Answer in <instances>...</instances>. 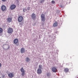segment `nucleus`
I'll return each instance as SVG.
<instances>
[{
    "mask_svg": "<svg viewBox=\"0 0 78 78\" xmlns=\"http://www.w3.org/2000/svg\"><path fill=\"white\" fill-rule=\"evenodd\" d=\"M6 0H2V2H6Z\"/></svg>",
    "mask_w": 78,
    "mask_h": 78,
    "instance_id": "obj_24",
    "label": "nucleus"
},
{
    "mask_svg": "<svg viewBox=\"0 0 78 78\" xmlns=\"http://www.w3.org/2000/svg\"><path fill=\"white\" fill-rule=\"evenodd\" d=\"M47 75L48 76H49V73H47Z\"/></svg>",
    "mask_w": 78,
    "mask_h": 78,
    "instance_id": "obj_23",
    "label": "nucleus"
},
{
    "mask_svg": "<svg viewBox=\"0 0 78 78\" xmlns=\"http://www.w3.org/2000/svg\"><path fill=\"white\" fill-rule=\"evenodd\" d=\"M7 20L8 22H9V23H10V22H12V19L11 18L9 17L7 18Z\"/></svg>",
    "mask_w": 78,
    "mask_h": 78,
    "instance_id": "obj_10",
    "label": "nucleus"
},
{
    "mask_svg": "<svg viewBox=\"0 0 78 78\" xmlns=\"http://www.w3.org/2000/svg\"><path fill=\"white\" fill-rule=\"evenodd\" d=\"M7 32L9 34H11L12 33H13V29L12 28L9 27L8 29Z\"/></svg>",
    "mask_w": 78,
    "mask_h": 78,
    "instance_id": "obj_1",
    "label": "nucleus"
},
{
    "mask_svg": "<svg viewBox=\"0 0 78 78\" xmlns=\"http://www.w3.org/2000/svg\"><path fill=\"white\" fill-rule=\"evenodd\" d=\"M19 40L17 39H15L13 41V42L14 44H17Z\"/></svg>",
    "mask_w": 78,
    "mask_h": 78,
    "instance_id": "obj_11",
    "label": "nucleus"
},
{
    "mask_svg": "<svg viewBox=\"0 0 78 78\" xmlns=\"http://www.w3.org/2000/svg\"><path fill=\"white\" fill-rule=\"evenodd\" d=\"M25 61L26 62H30V59L29 57H27L25 58Z\"/></svg>",
    "mask_w": 78,
    "mask_h": 78,
    "instance_id": "obj_13",
    "label": "nucleus"
},
{
    "mask_svg": "<svg viewBox=\"0 0 78 78\" xmlns=\"http://www.w3.org/2000/svg\"><path fill=\"white\" fill-rule=\"evenodd\" d=\"M20 52L21 53H23L25 52V48H21L20 49Z\"/></svg>",
    "mask_w": 78,
    "mask_h": 78,
    "instance_id": "obj_12",
    "label": "nucleus"
},
{
    "mask_svg": "<svg viewBox=\"0 0 78 78\" xmlns=\"http://www.w3.org/2000/svg\"><path fill=\"white\" fill-rule=\"evenodd\" d=\"M3 33V29L0 27V33Z\"/></svg>",
    "mask_w": 78,
    "mask_h": 78,
    "instance_id": "obj_17",
    "label": "nucleus"
},
{
    "mask_svg": "<svg viewBox=\"0 0 78 78\" xmlns=\"http://www.w3.org/2000/svg\"><path fill=\"white\" fill-rule=\"evenodd\" d=\"M0 73H1V71H0Z\"/></svg>",
    "mask_w": 78,
    "mask_h": 78,
    "instance_id": "obj_29",
    "label": "nucleus"
},
{
    "mask_svg": "<svg viewBox=\"0 0 78 78\" xmlns=\"http://www.w3.org/2000/svg\"><path fill=\"white\" fill-rule=\"evenodd\" d=\"M52 70L53 72H56L58 71V70H57V69H56V68L54 67L52 68Z\"/></svg>",
    "mask_w": 78,
    "mask_h": 78,
    "instance_id": "obj_8",
    "label": "nucleus"
},
{
    "mask_svg": "<svg viewBox=\"0 0 78 78\" xmlns=\"http://www.w3.org/2000/svg\"><path fill=\"white\" fill-rule=\"evenodd\" d=\"M37 73L38 74H41V73H42V70H41V69H38Z\"/></svg>",
    "mask_w": 78,
    "mask_h": 78,
    "instance_id": "obj_7",
    "label": "nucleus"
},
{
    "mask_svg": "<svg viewBox=\"0 0 78 78\" xmlns=\"http://www.w3.org/2000/svg\"><path fill=\"white\" fill-rule=\"evenodd\" d=\"M21 72H22V73H23L24 72H25V70L23 69V68L22 67V68L20 69Z\"/></svg>",
    "mask_w": 78,
    "mask_h": 78,
    "instance_id": "obj_14",
    "label": "nucleus"
},
{
    "mask_svg": "<svg viewBox=\"0 0 78 78\" xmlns=\"http://www.w3.org/2000/svg\"><path fill=\"white\" fill-rule=\"evenodd\" d=\"M23 20V17L22 16H20L18 18V22H22Z\"/></svg>",
    "mask_w": 78,
    "mask_h": 78,
    "instance_id": "obj_6",
    "label": "nucleus"
},
{
    "mask_svg": "<svg viewBox=\"0 0 78 78\" xmlns=\"http://www.w3.org/2000/svg\"><path fill=\"white\" fill-rule=\"evenodd\" d=\"M42 25H44V23H42Z\"/></svg>",
    "mask_w": 78,
    "mask_h": 78,
    "instance_id": "obj_28",
    "label": "nucleus"
},
{
    "mask_svg": "<svg viewBox=\"0 0 78 78\" xmlns=\"http://www.w3.org/2000/svg\"><path fill=\"white\" fill-rule=\"evenodd\" d=\"M2 66V64H1V63H0V67H1Z\"/></svg>",
    "mask_w": 78,
    "mask_h": 78,
    "instance_id": "obj_26",
    "label": "nucleus"
},
{
    "mask_svg": "<svg viewBox=\"0 0 78 78\" xmlns=\"http://www.w3.org/2000/svg\"><path fill=\"white\" fill-rule=\"evenodd\" d=\"M39 68H38V69H42V65H39Z\"/></svg>",
    "mask_w": 78,
    "mask_h": 78,
    "instance_id": "obj_18",
    "label": "nucleus"
},
{
    "mask_svg": "<svg viewBox=\"0 0 78 78\" xmlns=\"http://www.w3.org/2000/svg\"><path fill=\"white\" fill-rule=\"evenodd\" d=\"M8 76L10 78H13L14 74L12 73H11L8 74Z\"/></svg>",
    "mask_w": 78,
    "mask_h": 78,
    "instance_id": "obj_4",
    "label": "nucleus"
},
{
    "mask_svg": "<svg viewBox=\"0 0 78 78\" xmlns=\"http://www.w3.org/2000/svg\"><path fill=\"white\" fill-rule=\"evenodd\" d=\"M1 9L2 11H6V7L4 5H3L1 7Z\"/></svg>",
    "mask_w": 78,
    "mask_h": 78,
    "instance_id": "obj_3",
    "label": "nucleus"
},
{
    "mask_svg": "<svg viewBox=\"0 0 78 78\" xmlns=\"http://www.w3.org/2000/svg\"><path fill=\"white\" fill-rule=\"evenodd\" d=\"M30 7H27V10H30Z\"/></svg>",
    "mask_w": 78,
    "mask_h": 78,
    "instance_id": "obj_22",
    "label": "nucleus"
},
{
    "mask_svg": "<svg viewBox=\"0 0 78 78\" xmlns=\"http://www.w3.org/2000/svg\"><path fill=\"white\" fill-rule=\"evenodd\" d=\"M10 9L11 10H13V9H15V8H16V5L13 4L11 6H10Z\"/></svg>",
    "mask_w": 78,
    "mask_h": 78,
    "instance_id": "obj_5",
    "label": "nucleus"
},
{
    "mask_svg": "<svg viewBox=\"0 0 78 78\" xmlns=\"http://www.w3.org/2000/svg\"><path fill=\"white\" fill-rule=\"evenodd\" d=\"M57 25H58V23H57V22H56L55 23H54L53 24V26L54 27H56L57 26Z\"/></svg>",
    "mask_w": 78,
    "mask_h": 78,
    "instance_id": "obj_15",
    "label": "nucleus"
},
{
    "mask_svg": "<svg viewBox=\"0 0 78 78\" xmlns=\"http://www.w3.org/2000/svg\"><path fill=\"white\" fill-rule=\"evenodd\" d=\"M64 71L65 72H68L69 71V69L67 68H65Z\"/></svg>",
    "mask_w": 78,
    "mask_h": 78,
    "instance_id": "obj_16",
    "label": "nucleus"
},
{
    "mask_svg": "<svg viewBox=\"0 0 78 78\" xmlns=\"http://www.w3.org/2000/svg\"><path fill=\"white\" fill-rule=\"evenodd\" d=\"M16 1H17V2H19V0H17Z\"/></svg>",
    "mask_w": 78,
    "mask_h": 78,
    "instance_id": "obj_27",
    "label": "nucleus"
},
{
    "mask_svg": "<svg viewBox=\"0 0 78 78\" xmlns=\"http://www.w3.org/2000/svg\"><path fill=\"white\" fill-rule=\"evenodd\" d=\"M23 12H25V10H26V9H23Z\"/></svg>",
    "mask_w": 78,
    "mask_h": 78,
    "instance_id": "obj_25",
    "label": "nucleus"
},
{
    "mask_svg": "<svg viewBox=\"0 0 78 78\" xmlns=\"http://www.w3.org/2000/svg\"><path fill=\"white\" fill-rule=\"evenodd\" d=\"M32 19H36V15L34 13H32L31 15Z\"/></svg>",
    "mask_w": 78,
    "mask_h": 78,
    "instance_id": "obj_9",
    "label": "nucleus"
},
{
    "mask_svg": "<svg viewBox=\"0 0 78 78\" xmlns=\"http://www.w3.org/2000/svg\"><path fill=\"white\" fill-rule=\"evenodd\" d=\"M41 21L42 22H45V15L44 14H42L41 16Z\"/></svg>",
    "mask_w": 78,
    "mask_h": 78,
    "instance_id": "obj_2",
    "label": "nucleus"
},
{
    "mask_svg": "<svg viewBox=\"0 0 78 78\" xmlns=\"http://www.w3.org/2000/svg\"><path fill=\"white\" fill-rule=\"evenodd\" d=\"M44 0H41V3H44Z\"/></svg>",
    "mask_w": 78,
    "mask_h": 78,
    "instance_id": "obj_20",
    "label": "nucleus"
},
{
    "mask_svg": "<svg viewBox=\"0 0 78 78\" xmlns=\"http://www.w3.org/2000/svg\"><path fill=\"white\" fill-rule=\"evenodd\" d=\"M51 2L52 4H54L55 3V1L53 0L51 1Z\"/></svg>",
    "mask_w": 78,
    "mask_h": 78,
    "instance_id": "obj_21",
    "label": "nucleus"
},
{
    "mask_svg": "<svg viewBox=\"0 0 78 78\" xmlns=\"http://www.w3.org/2000/svg\"><path fill=\"white\" fill-rule=\"evenodd\" d=\"M22 76H24V75H25V72L22 73Z\"/></svg>",
    "mask_w": 78,
    "mask_h": 78,
    "instance_id": "obj_19",
    "label": "nucleus"
}]
</instances>
